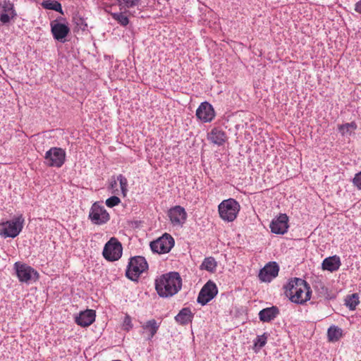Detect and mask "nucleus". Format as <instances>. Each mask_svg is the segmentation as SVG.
I'll return each instance as SVG.
<instances>
[{
    "mask_svg": "<svg viewBox=\"0 0 361 361\" xmlns=\"http://www.w3.org/2000/svg\"><path fill=\"white\" fill-rule=\"evenodd\" d=\"M182 286L180 276L175 272L162 274L155 280V289L160 297L167 298L177 293Z\"/></svg>",
    "mask_w": 361,
    "mask_h": 361,
    "instance_id": "1",
    "label": "nucleus"
},
{
    "mask_svg": "<svg viewBox=\"0 0 361 361\" xmlns=\"http://www.w3.org/2000/svg\"><path fill=\"white\" fill-rule=\"evenodd\" d=\"M240 211V205L233 198L224 200L218 205L219 218L224 222L234 221L237 219Z\"/></svg>",
    "mask_w": 361,
    "mask_h": 361,
    "instance_id": "2",
    "label": "nucleus"
},
{
    "mask_svg": "<svg viewBox=\"0 0 361 361\" xmlns=\"http://www.w3.org/2000/svg\"><path fill=\"white\" fill-rule=\"evenodd\" d=\"M24 219L18 216L0 223V236L2 238H15L22 231Z\"/></svg>",
    "mask_w": 361,
    "mask_h": 361,
    "instance_id": "3",
    "label": "nucleus"
},
{
    "mask_svg": "<svg viewBox=\"0 0 361 361\" xmlns=\"http://www.w3.org/2000/svg\"><path fill=\"white\" fill-rule=\"evenodd\" d=\"M111 216L101 202H94L90 208L88 219L94 225H104L108 223Z\"/></svg>",
    "mask_w": 361,
    "mask_h": 361,
    "instance_id": "4",
    "label": "nucleus"
},
{
    "mask_svg": "<svg viewBox=\"0 0 361 361\" xmlns=\"http://www.w3.org/2000/svg\"><path fill=\"white\" fill-rule=\"evenodd\" d=\"M14 269L20 282L26 283L35 282L39 276V273L35 269L21 262H16L14 264Z\"/></svg>",
    "mask_w": 361,
    "mask_h": 361,
    "instance_id": "5",
    "label": "nucleus"
},
{
    "mask_svg": "<svg viewBox=\"0 0 361 361\" xmlns=\"http://www.w3.org/2000/svg\"><path fill=\"white\" fill-rule=\"evenodd\" d=\"M147 269V263L142 257H133L129 262L126 276L132 281H136Z\"/></svg>",
    "mask_w": 361,
    "mask_h": 361,
    "instance_id": "6",
    "label": "nucleus"
},
{
    "mask_svg": "<svg viewBox=\"0 0 361 361\" xmlns=\"http://www.w3.org/2000/svg\"><path fill=\"white\" fill-rule=\"evenodd\" d=\"M44 159L48 166L60 168L65 162L66 152L60 147H51L45 153Z\"/></svg>",
    "mask_w": 361,
    "mask_h": 361,
    "instance_id": "7",
    "label": "nucleus"
},
{
    "mask_svg": "<svg viewBox=\"0 0 361 361\" xmlns=\"http://www.w3.org/2000/svg\"><path fill=\"white\" fill-rule=\"evenodd\" d=\"M312 290L308 283L295 277V303L303 304L310 299Z\"/></svg>",
    "mask_w": 361,
    "mask_h": 361,
    "instance_id": "8",
    "label": "nucleus"
},
{
    "mask_svg": "<svg viewBox=\"0 0 361 361\" xmlns=\"http://www.w3.org/2000/svg\"><path fill=\"white\" fill-rule=\"evenodd\" d=\"M122 255V246L121 243L115 238H111L108 241L103 250L104 257L110 262L116 261Z\"/></svg>",
    "mask_w": 361,
    "mask_h": 361,
    "instance_id": "9",
    "label": "nucleus"
},
{
    "mask_svg": "<svg viewBox=\"0 0 361 361\" xmlns=\"http://www.w3.org/2000/svg\"><path fill=\"white\" fill-rule=\"evenodd\" d=\"M174 245L173 238L166 233L150 244V247L154 252L158 254L168 253Z\"/></svg>",
    "mask_w": 361,
    "mask_h": 361,
    "instance_id": "10",
    "label": "nucleus"
},
{
    "mask_svg": "<svg viewBox=\"0 0 361 361\" xmlns=\"http://www.w3.org/2000/svg\"><path fill=\"white\" fill-rule=\"evenodd\" d=\"M195 116L200 122L210 123L214 119L216 112L211 104L204 102L201 103L197 107Z\"/></svg>",
    "mask_w": 361,
    "mask_h": 361,
    "instance_id": "11",
    "label": "nucleus"
},
{
    "mask_svg": "<svg viewBox=\"0 0 361 361\" xmlns=\"http://www.w3.org/2000/svg\"><path fill=\"white\" fill-rule=\"evenodd\" d=\"M218 293V288L216 284L209 281L201 289L197 301L202 305H206L210 300H212Z\"/></svg>",
    "mask_w": 361,
    "mask_h": 361,
    "instance_id": "12",
    "label": "nucleus"
},
{
    "mask_svg": "<svg viewBox=\"0 0 361 361\" xmlns=\"http://www.w3.org/2000/svg\"><path fill=\"white\" fill-rule=\"evenodd\" d=\"M168 216L173 226H183L187 219V213L180 206H175L168 212Z\"/></svg>",
    "mask_w": 361,
    "mask_h": 361,
    "instance_id": "13",
    "label": "nucleus"
},
{
    "mask_svg": "<svg viewBox=\"0 0 361 361\" xmlns=\"http://www.w3.org/2000/svg\"><path fill=\"white\" fill-rule=\"evenodd\" d=\"M16 16L14 5L9 1H4L0 3V21L8 23Z\"/></svg>",
    "mask_w": 361,
    "mask_h": 361,
    "instance_id": "14",
    "label": "nucleus"
},
{
    "mask_svg": "<svg viewBox=\"0 0 361 361\" xmlns=\"http://www.w3.org/2000/svg\"><path fill=\"white\" fill-rule=\"evenodd\" d=\"M207 138L212 145L224 146L228 140L226 133L219 127H213L208 132Z\"/></svg>",
    "mask_w": 361,
    "mask_h": 361,
    "instance_id": "15",
    "label": "nucleus"
},
{
    "mask_svg": "<svg viewBox=\"0 0 361 361\" xmlns=\"http://www.w3.org/2000/svg\"><path fill=\"white\" fill-rule=\"evenodd\" d=\"M279 266L276 262H269L262 269L259 273V279L261 281L269 283L278 276Z\"/></svg>",
    "mask_w": 361,
    "mask_h": 361,
    "instance_id": "16",
    "label": "nucleus"
},
{
    "mask_svg": "<svg viewBox=\"0 0 361 361\" xmlns=\"http://www.w3.org/2000/svg\"><path fill=\"white\" fill-rule=\"evenodd\" d=\"M288 227V217L286 214H281L274 219L270 224L271 231L276 234H283Z\"/></svg>",
    "mask_w": 361,
    "mask_h": 361,
    "instance_id": "17",
    "label": "nucleus"
},
{
    "mask_svg": "<svg viewBox=\"0 0 361 361\" xmlns=\"http://www.w3.org/2000/svg\"><path fill=\"white\" fill-rule=\"evenodd\" d=\"M51 32L54 37L59 41H63L70 32L68 25L58 21H53L51 24Z\"/></svg>",
    "mask_w": 361,
    "mask_h": 361,
    "instance_id": "18",
    "label": "nucleus"
},
{
    "mask_svg": "<svg viewBox=\"0 0 361 361\" xmlns=\"http://www.w3.org/2000/svg\"><path fill=\"white\" fill-rule=\"evenodd\" d=\"M95 312L92 310H87L81 312L75 318V323L82 326L87 327L91 325L95 320Z\"/></svg>",
    "mask_w": 361,
    "mask_h": 361,
    "instance_id": "19",
    "label": "nucleus"
},
{
    "mask_svg": "<svg viewBox=\"0 0 361 361\" xmlns=\"http://www.w3.org/2000/svg\"><path fill=\"white\" fill-rule=\"evenodd\" d=\"M111 188L113 192L119 195L121 194L123 196H126L128 192V181L127 179L122 176H118L111 183Z\"/></svg>",
    "mask_w": 361,
    "mask_h": 361,
    "instance_id": "20",
    "label": "nucleus"
},
{
    "mask_svg": "<svg viewBox=\"0 0 361 361\" xmlns=\"http://www.w3.org/2000/svg\"><path fill=\"white\" fill-rule=\"evenodd\" d=\"M341 265L340 257L337 255H334L325 258L322 264V269L327 270L331 272L338 270Z\"/></svg>",
    "mask_w": 361,
    "mask_h": 361,
    "instance_id": "21",
    "label": "nucleus"
},
{
    "mask_svg": "<svg viewBox=\"0 0 361 361\" xmlns=\"http://www.w3.org/2000/svg\"><path fill=\"white\" fill-rule=\"evenodd\" d=\"M279 314V310L276 307H271L263 309L259 312L260 321L263 322H269L274 320Z\"/></svg>",
    "mask_w": 361,
    "mask_h": 361,
    "instance_id": "22",
    "label": "nucleus"
},
{
    "mask_svg": "<svg viewBox=\"0 0 361 361\" xmlns=\"http://www.w3.org/2000/svg\"><path fill=\"white\" fill-rule=\"evenodd\" d=\"M193 314L189 308H183L176 317V320L180 324H187L192 322Z\"/></svg>",
    "mask_w": 361,
    "mask_h": 361,
    "instance_id": "23",
    "label": "nucleus"
},
{
    "mask_svg": "<svg viewBox=\"0 0 361 361\" xmlns=\"http://www.w3.org/2000/svg\"><path fill=\"white\" fill-rule=\"evenodd\" d=\"M108 12H109L113 18L116 20L121 25H126L128 23V18L127 16L128 12L120 11V13H118L115 11L113 6L109 7Z\"/></svg>",
    "mask_w": 361,
    "mask_h": 361,
    "instance_id": "24",
    "label": "nucleus"
},
{
    "mask_svg": "<svg viewBox=\"0 0 361 361\" xmlns=\"http://www.w3.org/2000/svg\"><path fill=\"white\" fill-rule=\"evenodd\" d=\"M357 124L353 121L350 123H346L345 124L339 125L338 130L340 133L343 135H351L353 132L357 129Z\"/></svg>",
    "mask_w": 361,
    "mask_h": 361,
    "instance_id": "25",
    "label": "nucleus"
},
{
    "mask_svg": "<svg viewBox=\"0 0 361 361\" xmlns=\"http://www.w3.org/2000/svg\"><path fill=\"white\" fill-rule=\"evenodd\" d=\"M343 336L342 329L336 326H331L327 331L328 339L331 342L338 341Z\"/></svg>",
    "mask_w": 361,
    "mask_h": 361,
    "instance_id": "26",
    "label": "nucleus"
},
{
    "mask_svg": "<svg viewBox=\"0 0 361 361\" xmlns=\"http://www.w3.org/2000/svg\"><path fill=\"white\" fill-rule=\"evenodd\" d=\"M217 267V263L216 260L213 257H207L204 259L202 264L200 265V269L202 270H206L209 272H214Z\"/></svg>",
    "mask_w": 361,
    "mask_h": 361,
    "instance_id": "27",
    "label": "nucleus"
},
{
    "mask_svg": "<svg viewBox=\"0 0 361 361\" xmlns=\"http://www.w3.org/2000/svg\"><path fill=\"white\" fill-rule=\"evenodd\" d=\"M119 11L128 12V9L137 5L140 0H115Z\"/></svg>",
    "mask_w": 361,
    "mask_h": 361,
    "instance_id": "28",
    "label": "nucleus"
},
{
    "mask_svg": "<svg viewBox=\"0 0 361 361\" xmlns=\"http://www.w3.org/2000/svg\"><path fill=\"white\" fill-rule=\"evenodd\" d=\"M268 339V334L267 333L262 335L257 336L254 341L253 350L255 353H258L259 350L265 345Z\"/></svg>",
    "mask_w": 361,
    "mask_h": 361,
    "instance_id": "29",
    "label": "nucleus"
},
{
    "mask_svg": "<svg viewBox=\"0 0 361 361\" xmlns=\"http://www.w3.org/2000/svg\"><path fill=\"white\" fill-rule=\"evenodd\" d=\"M359 296L357 293H353L347 295L345 299V305L349 307L350 310H353L356 308V306L359 304Z\"/></svg>",
    "mask_w": 361,
    "mask_h": 361,
    "instance_id": "30",
    "label": "nucleus"
},
{
    "mask_svg": "<svg viewBox=\"0 0 361 361\" xmlns=\"http://www.w3.org/2000/svg\"><path fill=\"white\" fill-rule=\"evenodd\" d=\"M158 328L159 324L154 320L148 321L144 326L145 331L149 337H152L156 334Z\"/></svg>",
    "mask_w": 361,
    "mask_h": 361,
    "instance_id": "31",
    "label": "nucleus"
},
{
    "mask_svg": "<svg viewBox=\"0 0 361 361\" xmlns=\"http://www.w3.org/2000/svg\"><path fill=\"white\" fill-rule=\"evenodd\" d=\"M42 6L45 9L54 10L62 13L61 4L56 1L44 0L42 3Z\"/></svg>",
    "mask_w": 361,
    "mask_h": 361,
    "instance_id": "32",
    "label": "nucleus"
},
{
    "mask_svg": "<svg viewBox=\"0 0 361 361\" xmlns=\"http://www.w3.org/2000/svg\"><path fill=\"white\" fill-rule=\"evenodd\" d=\"M293 288V284L292 283L291 280H290L289 282L284 286L285 294L291 301L293 298V293L292 291Z\"/></svg>",
    "mask_w": 361,
    "mask_h": 361,
    "instance_id": "33",
    "label": "nucleus"
},
{
    "mask_svg": "<svg viewBox=\"0 0 361 361\" xmlns=\"http://www.w3.org/2000/svg\"><path fill=\"white\" fill-rule=\"evenodd\" d=\"M120 202H121V200L118 197L113 196V197L108 198L106 200L105 204L108 207H114L119 204Z\"/></svg>",
    "mask_w": 361,
    "mask_h": 361,
    "instance_id": "34",
    "label": "nucleus"
},
{
    "mask_svg": "<svg viewBox=\"0 0 361 361\" xmlns=\"http://www.w3.org/2000/svg\"><path fill=\"white\" fill-rule=\"evenodd\" d=\"M132 327L133 324L131 318L128 315L125 316L122 323L123 329H124L125 331H129L130 329H132Z\"/></svg>",
    "mask_w": 361,
    "mask_h": 361,
    "instance_id": "35",
    "label": "nucleus"
},
{
    "mask_svg": "<svg viewBox=\"0 0 361 361\" xmlns=\"http://www.w3.org/2000/svg\"><path fill=\"white\" fill-rule=\"evenodd\" d=\"M353 183L358 190H361V171L355 174Z\"/></svg>",
    "mask_w": 361,
    "mask_h": 361,
    "instance_id": "36",
    "label": "nucleus"
},
{
    "mask_svg": "<svg viewBox=\"0 0 361 361\" xmlns=\"http://www.w3.org/2000/svg\"><path fill=\"white\" fill-rule=\"evenodd\" d=\"M355 11L358 13L361 14V0L355 4Z\"/></svg>",
    "mask_w": 361,
    "mask_h": 361,
    "instance_id": "37",
    "label": "nucleus"
}]
</instances>
